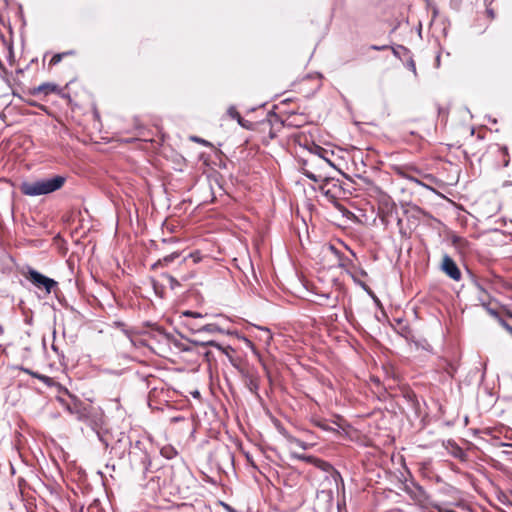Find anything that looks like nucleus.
I'll use <instances>...</instances> for the list:
<instances>
[{"mask_svg":"<svg viewBox=\"0 0 512 512\" xmlns=\"http://www.w3.org/2000/svg\"><path fill=\"white\" fill-rule=\"evenodd\" d=\"M189 258L192 259L194 263H198L201 260L200 253L198 251H195V252H190L187 255L182 254L180 263L186 262L187 259H189Z\"/></svg>","mask_w":512,"mask_h":512,"instance_id":"18","label":"nucleus"},{"mask_svg":"<svg viewBox=\"0 0 512 512\" xmlns=\"http://www.w3.org/2000/svg\"><path fill=\"white\" fill-rule=\"evenodd\" d=\"M63 57H64V54H62V53H57V54L53 55V57L51 58V60H50V63H49V64H50L51 66L57 65L58 63H60V62H61V60L63 59Z\"/></svg>","mask_w":512,"mask_h":512,"instance_id":"24","label":"nucleus"},{"mask_svg":"<svg viewBox=\"0 0 512 512\" xmlns=\"http://www.w3.org/2000/svg\"><path fill=\"white\" fill-rule=\"evenodd\" d=\"M25 278L30 281L35 288L44 290L46 294H50L52 290L58 286L57 281L31 267H28Z\"/></svg>","mask_w":512,"mask_h":512,"instance_id":"3","label":"nucleus"},{"mask_svg":"<svg viewBox=\"0 0 512 512\" xmlns=\"http://www.w3.org/2000/svg\"><path fill=\"white\" fill-rule=\"evenodd\" d=\"M389 48H390L389 45H371L370 46V49L374 50V51H384V50H387Z\"/></svg>","mask_w":512,"mask_h":512,"instance_id":"29","label":"nucleus"},{"mask_svg":"<svg viewBox=\"0 0 512 512\" xmlns=\"http://www.w3.org/2000/svg\"><path fill=\"white\" fill-rule=\"evenodd\" d=\"M189 278H190V277H186V276H185V277H183L182 279H183V280H188Z\"/></svg>","mask_w":512,"mask_h":512,"instance_id":"49","label":"nucleus"},{"mask_svg":"<svg viewBox=\"0 0 512 512\" xmlns=\"http://www.w3.org/2000/svg\"><path fill=\"white\" fill-rule=\"evenodd\" d=\"M335 207L342 213L343 216H345L347 218H351V217L355 216L353 212H351L350 210L345 208L340 203H335Z\"/></svg>","mask_w":512,"mask_h":512,"instance_id":"21","label":"nucleus"},{"mask_svg":"<svg viewBox=\"0 0 512 512\" xmlns=\"http://www.w3.org/2000/svg\"><path fill=\"white\" fill-rule=\"evenodd\" d=\"M43 93L45 96L51 94V93H60V89L58 85L50 82L42 83L41 85L34 87L29 90L30 95H38Z\"/></svg>","mask_w":512,"mask_h":512,"instance_id":"8","label":"nucleus"},{"mask_svg":"<svg viewBox=\"0 0 512 512\" xmlns=\"http://www.w3.org/2000/svg\"><path fill=\"white\" fill-rule=\"evenodd\" d=\"M319 296L326 300H331V294H329V293H323V294H320Z\"/></svg>","mask_w":512,"mask_h":512,"instance_id":"43","label":"nucleus"},{"mask_svg":"<svg viewBox=\"0 0 512 512\" xmlns=\"http://www.w3.org/2000/svg\"><path fill=\"white\" fill-rule=\"evenodd\" d=\"M441 270L454 281L461 280L462 273L456 262L448 254H444L442 258Z\"/></svg>","mask_w":512,"mask_h":512,"instance_id":"5","label":"nucleus"},{"mask_svg":"<svg viewBox=\"0 0 512 512\" xmlns=\"http://www.w3.org/2000/svg\"><path fill=\"white\" fill-rule=\"evenodd\" d=\"M431 506L434 509L438 510L439 512H452L451 510L444 508L441 504H439L437 502H432Z\"/></svg>","mask_w":512,"mask_h":512,"instance_id":"27","label":"nucleus"},{"mask_svg":"<svg viewBox=\"0 0 512 512\" xmlns=\"http://www.w3.org/2000/svg\"><path fill=\"white\" fill-rule=\"evenodd\" d=\"M329 250L338 258V266L341 268L347 267L352 264V261L340 252L334 245H329Z\"/></svg>","mask_w":512,"mask_h":512,"instance_id":"12","label":"nucleus"},{"mask_svg":"<svg viewBox=\"0 0 512 512\" xmlns=\"http://www.w3.org/2000/svg\"><path fill=\"white\" fill-rule=\"evenodd\" d=\"M193 331L196 334H202V333L214 334V333H223L224 332V330L219 325H217L215 323H210V324H206V325L197 327V328L193 329Z\"/></svg>","mask_w":512,"mask_h":512,"instance_id":"11","label":"nucleus"},{"mask_svg":"<svg viewBox=\"0 0 512 512\" xmlns=\"http://www.w3.org/2000/svg\"><path fill=\"white\" fill-rule=\"evenodd\" d=\"M353 278V281L359 285L364 291L367 292L368 295H370L376 303H379V299L376 297L375 293L371 290V288L363 281L357 279L354 275H351Z\"/></svg>","mask_w":512,"mask_h":512,"instance_id":"14","label":"nucleus"},{"mask_svg":"<svg viewBox=\"0 0 512 512\" xmlns=\"http://www.w3.org/2000/svg\"><path fill=\"white\" fill-rule=\"evenodd\" d=\"M66 177L54 175L51 178H42L35 181H25L20 185V191L26 196H40L51 194L63 187Z\"/></svg>","mask_w":512,"mask_h":512,"instance_id":"2","label":"nucleus"},{"mask_svg":"<svg viewBox=\"0 0 512 512\" xmlns=\"http://www.w3.org/2000/svg\"><path fill=\"white\" fill-rule=\"evenodd\" d=\"M183 316L198 318V317H202V314H200L198 312L187 310V311L183 312Z\"/></svg>","mask_w":512,"mask_h":512,"instance_id":"31","label":"nucleus"},{"mask_svg":"<svg viewBox=\"0 0 512 512\" xmlns=\"http://www.w3.org/2000/svg\"><path fill=\"white\" fill-rule=\"evenodd\" d=\"M303 174H304L305 177H307L308 179H310L313 182H321V184L323 183V179L324 178L314 174L313 172H311L309 170H304Z\"/></svg>","mask_w":512,"mask_h":512,"instance_id":"20","label":"nucleus"},{"mask_svg":"<svg viewBox=\"0 0 512 512\" xmlns=\"http://www.w3.org/2000/svg\"><path fill=\"white\" fill-rule=\"evenodd\" d=\"M407 67L409 70H411L416 75V65H415L414 60L411 57L407 63Z\"/></svg>","mask_w":512,"mask_h":512,"instance_id":"32","label":"nucleus"},{"mask_svg":"<svg viewBox=\"0 0 512 512\" xmlns=\"http://www.w3.org/2000/svg\"><path fill=\"white\" fill-rule=\"evenodd\" d=\"M227 114L229 117H231L232 119H235L238 124L243 127V128H250L251 126V123L245 119L242 118V116L240 115V113L237 111L236 107L234 105H231L228 109H227Z\"/></svg>","mask_w":512,"mask_h":512,"instance_id":"10","label":"nucleus"},{"mask_svg":"<svg viewBox=\"0 0 512 512\" xmlns=\"http://www.w3.org/2000/svg\"><path fill=\"white\" fill-rule=\"evenodd\" d=\"M154 329L159 335L163 336L167 341H172L173 336L170 333L166 332L162 327L155 325Z\"/></svg>","mask_w":512,"mask_h":512,"instance_id":"22","label":"nucleus"},{"mask_svg":"<svg viewBox=\"0 0 512 512\" xmlns=\"http://www.w3.org/2000/svg\"><path fill=\"white\" fill-rule=\"evenodd\" d=\"M191 140H192L193 142L200 143V144H202V145H204V146H211V143H210V142H208L207 140L202 139V138H200V137H198V136H192V137H191Z\"/></svg>","mask_w":512,"mask_h":512,"instance_id":"26","label":"nucleus"},{"mask_svg":"<svg viewBox=\"0 0 512 512\" xmlns=\"http://www.w3.org/2000/svg\"><path fill=\"white\" fill-rule=\"evenodd\" d=\"M331 180H332V178L325 177L323 179V183L320 184V186H319V191L328 199V201H330L335 206V203H339L337 196L332 191V189L327 188V186Z\"/></svg>","mask_w":512,"mask_h":512,"instance_id":"9","label":"nucleus"},{"mask_svg":"<svg viewBox=\"0 0 512 512\" xmlns=\"http://www.w3.org/2000/svg\"><path fill=\"white\" fill-rule=\"evenodd\" d=\"M27 103H28L30 106H34V107H38V108L44 109V106H43V105L37 104L35 101H27Z\"/></svg>","mask_w":512,"mask_h":512,"instance_id":"39","label":"nucleus"},{"mask_svg":"<svg viewBox=\"0 0 512 512\" xmlns=\"http://www.w3.org/2000/svg\"><path fill=\"white\" fill-rule=\"evenodd\" d=\"M360 275L363 276V277H366L367 276V272L364 270V269H360L359 271Z\"/></svg>","mask_w":512,"mask_h":512,"instance_id":"46","label":"nucleus"},{"mask_svg":"<svg viewBox=\"0 0 512 512\" xmlns=\"http://www.w3.org/2000/svg\"><path fill=\"white\" fill-rule=\"evenodd\" d=\"M181 256L182 252H180L179 250H172L168 255L164 256L163 258H160L158 261L153 263L151 269L156 270L158 268L168 267L175 260L181 258Z\"/></svg>","mask_w":512,"mask_h":512,"instance_id":"7","label":"nucleus"},{"mask_svg":"<svg viewBox=\"0 0 512 512\" xmlns=\"http://www.w3.org/2000/svg\"><path fill=\"white\" fill-rule=\"evenodd\" d=\"M163 244L164 245H173V244H177L179 243V240L175 237H170V238H167V239H163Z\"/></svg>","mask_w":512,"mask_h":512,"instance_id":"30","label":"nucleus"},{"mask_svg":"<svg viewBox=\"0 0 512 512\" xmlns=\"http://www.w3.org/2000/svg\"><path fill=\"white\" fill-rule=\"evenodd\" d=\"M152 285H153V289L155 290L156 294H158V292H159V289H158L159 284H158V282L156 280H153L152 281Z\"/></svg>","mask_w":512,"mask_h":512,"instance_id":"40","label":"nucleus"},{"mask_svg":"<svg viewBox=\"0 0 512 512\" xmlns=\"http://www.w3.org/2000/svg\"><path fill=\"white\" fill-rule=\"evenodd\" d=\"M190 342L194 345H199V346H203V347H206V346L215 347L222 354H225L229 358L231 364L236 367V364L234 363L232 357L229 355V350L234 351L230 346L223 347L222 345H220L218 342H216L214 340H205L204 341V340L192 339V340H190Z\"/></svg>","mask_w":512,"mask_h":512,"instance_id":"6","label":"nucleus"},{"mask_svg":"<svg viewBox=\"0 0 512 512\" xmlns=\"http://www.w3.org/2000/svg\"><path fill=\"white\" fill-rule=\"evenodd\" d=\"M97 435H98L99 440H100V441H101V442H102L106 447H108V445H109V444H108V442H107V441H106V440H105V439L100 435V433H99V432L97 433Z\"/></svg>","mask_w":512,"mask_h":512,"instance_id":"42","label":"nucleus"},{"mask_svg":"<svg viewBox=\"0 0 512 512\" xmlns=\"http://www.w3.org/2000/svg\"><path fill=\"white\" fill-rule=\"evenodd\" d=\"M247 386H248L249 390H250L251 392H253V393H256V391L258 390V383H257V381H256L254 378H252V377H250V378L248 379Z\"/></svg>","mask_w":512,"mask_h":512,"instance_id":"23","label":"nucleus"},{"mask_svg":"<svg viewBox=\"0 0 512 512\" xmlns=\"http://www.w3.org/2000/svg\"><path fill=\"white\" fill-rule=\"evenodd\" d=\"M311 152L325 160L330 166L335 167V165L327 158L328 151L323 147L319 145H314L313 148L311 149Z\"/></svg>","mask_w":512,"mask_h":512,"instance_id":"13","label":"nucleus"},{"mask_svg":"<svg viewBox=\"0 0 512 512\" xmlns=\"http://www.w3.org/2000/svg\"><path fill=\"white\" fill-rule=\"evenodd\" d=\"M390 48L392 50L393 55L399 59L402 58L401 52H403L405 55H408L410 53L409 49L403 45L390 46Z\"/></svg>","mask_w":512,"mask_h":512,"instance_id":"15","label":"nucleus"},{"mask_svg":"<svg viewBox=\"0 0 512 512\" xmlns=\"http://www.w3.org/2000/svg\"><path fill=\"white\" fill-rule=\"evenodd\" d=\"M62 98H70L68 94L65 93H58Z\"/></svg>","mask_w":512,"mask_h":512,"instance_id":"48","label":"nucleus"},{"mask_svg":"<svg viewBox=\"0 0 512 512\" xmlns=\"http://www.w3.org/2000/svg\"><path fill=\"white\" fill-rule=\"evenodd\" d=\"M163 277H165L168 282H169V286L172 290L176 289L177 287L180 286V282L175 278L173 277L172 275L168 274V273H163L162 274Z\"/></svg>","mask_w":512,"mask_h":512,"instance_id":"19","label":"nucleus"},{"mask_svg":"<svg viewBox=\"0 0 512 512\" xmlns=\"http://www.w3.org/2000/svg\"><path fill=\"white\" fill-rule=\"evenodd\" d=\"M338 304V297H335L333 300H332V304H331V307L332 308H335Z\"/></svg>","mask_w":512,"mask_h":512,"instance_id":"44","label":"nucleus"},{"mask_svg":"<svg viewBox=\"0 0 512 512\" xmlns=\"http://www.w3.org/2000/svg\"><path fill=\"white\" fill-rule=\"evenodd\" d=\"M127 447H129V461L133 471L139 472L144 478H147L149 473H155L160 469L157 459L151 458L147 451L145 442L137 440L133 443L129 436L123 433L112 450L118 454L119 458H123Z\"/></svg>","mask_w":512,"mask_h":512,"instance_id":"1","label":"nucleus"},{"mask_svg":"<svg viewBox=\"0 0 512 512\" xmlns=\"http://www.w3.org/2000/svg\"><path fill=\"white\" fill-rule=\"evenodd\" d=\"M500 323L503 326V328L512 335V326L509 325L505 320L500 319Z\"/></svg>","mask_w":512,"mask_h":512,"instance_id":"34","label":"nucleus"},{"mask_svg":"<svg viewBox=\"0 0 512 512\" xmlns=\"http://www.w3.org/2000/svg\"><path fill=\"white\" fill-rule=\"evenodd\" d=\"M479 300L482 302L483 306L486 308V310L488 311V313L490 315H492L494 317H499V314H498V312L495 309L489 308L486 305V303H485V301H484V299H483V297L481 295H479Z\"/></svg>","mask_w":512,"mask_h":512,"instance_id":"25","label":"nucleus"},{"mask_svg":"<svg viewBox=\"0 0 512 512\" xmlns=\"http://www.w3.org/2000/svg\"><path fill=\"white\" fill-rule=\"evenodd\" d=\"M486 13L491 19H494L495 12L492 8H490V6H486Z\"/></svg>","mask_w":512,"mask_h":512,"instance_id":"36","label":"nucleus"},{"mask_svg":"<svg viewBox=\"0 0 512 512\" xmlns=\"http://www.w3.org/2000/svg\"><path fill=\"white\" fill-rule=\"evenodd\" d=\"M160 454L166 459H172L177 455V451L171 446H166L160 450Z\"/></svg>","mask_w":512,"mask_h":512,"instance_id":"17","label":"nucleus"},{"mask_svg":"<svg viewBox=\"0 0 512 512\" xmlns=\"http://www.w3.org/2000/svg\"><path fill=\"white\" fill-rule=\"evenodd\" d=\"M62 54H64V57L68 56V55H74L75 51L74 50H69V51H66V52H62Z\"/></svg>","mask_w":512,"mask_h":512,"instance_id":"45","label":"nucleus"},{"mask_svg":"<svg viewBox=\"0 0 512 512\" xmlns=\"http://www.w3.org/2000/svg\"><path fill=\"white\" fill-rule=\"evenodd\" d=\"M116 325H117L118 327H122V328H123L122 330H123L124 334H125L126 336H128V337H129V331H128L127 329H125V328H124V327H125L124 323H122V322H117V323H116Z\"/></svg>","mask_w":512,"mask_h":512,"instance_id":"37","label":"nucleus"},{"mask_svg":"<svg viewBox=\"0 0 512 512\" xmlns=\"http://www.w3.org/2000/svg\"><path fill=\"white\" fill-rule=\"evenodd\" d=\"M263 331H264V332H265V334H266V339H267V341H269V340L272 338L271 333H270V330H269V329H267V328H265V329H263Z\"/></svg>","mask_w":512,"mask_h":512,"instance_id":"41","label":"nucleus"},{"mask_svg":"<svg viewBox=\"0 0 512 512\" xmlns=\"http://www.w3.org/2000/svg\"><path fill=\"white\" fill-rule=\"evenodd\" d=\"M474 285L481 294H486V290L483 288V286L477 280H474Z\"/></svg>","mask_w":512,"mask_h":512,"instance_id":"35","label":"nucleus"},{"mask_svg":"<svg viewBox=\"0 0 512 512\" xmlns=\"http://www.w3.org/2000/svg\"><path fill=\"white\" fill-rule=\"evenodd\" d=\"M446 372L450 375V376H453L454 373L456 372L457 368L454 364L452 363H447V366L445 368Z\"/></svg>","mask_w":512,"mask_h":512,"instance_id":"28","label":"nucleus"},{"mask_svg":"<svg viewBox=\"0 0 512 512\" xmlns=\"http://www.w3.org/2000/svg\"><path fill=\"white\" fill-rule=\"evenodd\" d=\"M493 0H484V4L486 6H490L492 4Z\"/></svg>","mask_w":512,"mask_h":512,"instance_id":"47","label":"nucleus"},{"mask_svg":"<svg viewBox=\"0 0 512 512\" xmlns=\"http://www.w3.org/2000/svg\"><path fill=\"white\" fill-rule=\"evenodd\" d=\"M204 357L207 359V361H211L213 358V353L211 351L204 352Z\"/></svg>","mask_w":512,"mask_h":512,"instance_id":"38","label":"nucleus"},{"mask_svg":"<svg viewBox=\"0 0 512 512\" xmlns=\"http://www.w3.org/2000/svg\"><path fill=\"white\" fill-rule=\"evenodd\" d=\"M279 432L289 441V442H292V443H295L297 444L298 446H300L301 448L303 449H306V446L304 444V442H302L301 440L289 435L285 429H280Z\"/></svg>","mask_w":512,"mask_h":512,"instance_id":"16","label":"nucleus"},{"mask_svg":"<svg viewBox=\"0 0 512 512\" xmlns=\"http://www.w3.org/2000/svg\"><path fill=\"white\" fill-rule=\"evenodd\" d=\"M304 459L307 462L313 464L318 469L322 470L323 472L330 474V476L333 478V480L337 486L340 483L344 487V480H343L340 472L338 470H336L331 463H329L325 460H322L320 458H316L314 456H306Z\"/></svg>","mask_w":512,"mask_h":512,"instance_id":"4","label":"nucleus"},{"mask_svg":"<svg viewBox=\"0 0 512 512\" xmlns=\"http://www.w3.org/2000/svg\"><path fill=\"white\" fill-rule=\"evenodd\" d=\"M318 426L325 431L337 432V430L335 428H333L325 423H319Z\"/></svg>","mask_w":512,"mask_h":512,"instance_id":"33","label":"nucleus"}]
</instances>
